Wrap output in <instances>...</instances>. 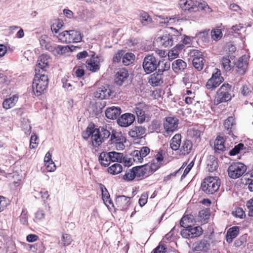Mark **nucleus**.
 Returning <instances> with one entry per match:
<instances>
[{
	"label": "nucleus",
	"instance_id": "obj_55",
	"mask_svg": "<svg viewBox=\"0 0 253 253\" xmlns=\"http://www.w3.org/2000/svg\"><path fill=\"white\" fill-rule=\"evenodd\" d=\"M38 140V137L36 134H34L31 135L30 147L31 149H35L37 147L39 142H37Z\"/></svg>",
	"mask_w": 253,
	"mask_h": 253
},
{
	"label": "nucleus",
	"instance_id": "obj_34",
	"mask_svg": "<svg viewBox=\"0 0 253 253\" xmlns=\"http://www.w3.org/2000/svg\"><path fill=\"white\" fill-rule=\"evenodd\" d=\"M235 125L236 123L233 117H229L224 123V128L228 131V134L232 136L233 135L232 129L234 128Z\"/></svg>",
	"mask_w": 253,
	"mask_h": 253
},
{
	"label": "nucleus",
	"instance_id": "obj_11",
	"mask_svg": "<svg viewBox=\"0 0 253 253\" xmlns=\"http://www.w3.org/2000/svg\"><path fill=\"white\" fill-rule=\"evenodd\" d=\"M103 59L99 56H95L93 55L90 59L86 61V67L87 69L92 72H96L100 69V64L103 62Z\"/></svg>",
	"mask_w": 253,
	"mask_h": 253
},
{
	"label": "nucleus",
	"instance_id": "obj_21",
	"mask_svg": "<svg viewBox=\"0 0 253 253\" xmlns=\"http://www.w3.org/2000/svg\"><path fill=\"white\" fill-rule=\"evenodd\" d=\"M180 5L184 10H188L190 12L197 10V1H194L192 0H181L180 1Z\"/></svg>",
	"mask_w": 253,
	"mask_h": 253
},
{
	"label": "nucleus",
	"instance_id": "obj_37",
	"mask_svg": "<svg viewBox=\"0 0 253 253\" xmlns=\"http://www.w3.org/2000/svg\"><path fill=\"white\" fill-rule=\"evenodd\" d=\"M221 61L223 68L225 71H229L233 68V65L231 62L229 56H223Z\"/></svg>",
	"mask_w": 253,
	"mask_h": 253
},
{
	"label": "nucleus",
	"instance_id": "obj_17",
	"mask_svg": "<svg viewBox=\"0 0 253 253\" xmlns=\"http://www.w3.org/2000/svg\"><path fill=\"white\" fill-rule=\"evenodd\" d=\"M130 198L125 196H119L116 199V205L119 210L125 211L128 209L130 204Z\"/></svg>",
	"mask_w": 253,
	"mask_h": 253
},
{
	"label": "nucleus",
	"instance_id": "obj_49",
	"mask_svg": "<svg viewBox=\"0 0 253 253\" xmlns=\"http://www.w3.org/2000/svg\"><path fill=\"white\" fill-rule=\"evenodd\" d=\"M131 155L134 162L138 163H142L143 158L140 154V152H138V150H134L131 153Z\"/></svg>",
	"mask_w": 253,
	"mask_h": 253
},
{
	"label": "nucleus",
	"instance_id": "obj_45",
	"mask_svg": "<svg viewBox=\"0 0 253 253\" xmlns=\"http://www.w3.org/2000/svg\"><path fill=\"white\" fill-rule=\"evenodd\" d=\"M211 37L215 41L219 40L222 37V33L220 29H213L211 32Z\"/></svg>",
	"mask_w": 253,
	"mask_h": 253
},
{
	"label": "nucleus",
	"instance_id": "obj_29",
	"mask_svg": "<svg viewBox=\"0 0 253 253\" xmlns=\"http://www.w3.org/2000/svg\"><path fill=\"white\" fill-rule=\"evenodd\" d=\"M239 233V228L237 226H234L230 228L226 233V239L228 243L232 242L233 239L236 238Z\"/></svg>",
	"mask_w": 253,
	"mask_h": 253
},
{
	"label": "nucleus",
	"instance_id": "obj_43",
	"mask_svg": "<svg viewBox=\"0 0 253 253\" xmlns=\"http://www.w3.org/2000/svg\"><path fill=\"white\" fill-rule=\"evenodd\" d=\"M56 53L58 54H65L70 52L69 45L62 46V45H57L54 47Z\"/></svg>",
	"mask_w": 253,
	"mask_h": 253
},
{
	"label": "nucleus",
	"instance_id": "obj_48",
	"mask_svg": "<svg viewBox=\"0 0 253 253\" xmlns=\"http://www.w3.org/2000/svg\"><path fill=\"white\" fill-rule=\"evenodd\" d=\"M190 94L191 96H185V102L187 104H195L196 101L195 99V96L194 92H192L191 90H186V94Z\"/></svg>",
	"mask_w": 253,
	"mask_h": 253
},
{
	"label": "nucleus",
	"instance_id": "obj_14",
	"mask_svg": "<svg viewBox=\"0 0 253 253\" xmlns=\"http://www.w3.org/2000/svg\"><path fill=\"white\" fill-rule=\"evenodd\" d=\"M178 122V120L174 117H168L166 118L164 123V126L168 134L173 132L177 129Z\"/></svg>",
	"mask_w": 253,
	"mask_h": 253
},
{
	"label": "nucleus",
	"instance_id": "obj_28",
	"mask_svg": "<svg viewBox=\"0 0 253 253\" xmlns=\"http://www.w3.org/2000/svg\"><path fill=\"white\" fill-rule=\"evenodd\" d=\"M18 100L17 95H13L8 98L5 99L2 103L3 107L5 109H9L13 107Z\"/></svg>",
	"mask_w": 253,
	"mask_h": 253
},
{
	"label": "nucleus",
	"instance_id": "obj_18",
	"mask_svg": "<svg viewBox=\"0 0 253 253\" xmlns=\"http://www.w3.org/2000/svg\"><path fill=\"white\" fill-rule=\"evenodd\" d=\"M156 41L160 45L164 47L171 46L173 42V37L170 34H166L161 37H158Z\"/></svg>",
	"mask_w": 253,
	"mask_h": 253
},
{
	"label": "nucleus",
	"instance_id": "obj_62",
	"mask_svg": "<svg viewBox=\"0 0 253 253\" xmlns=\"http://www.w3.org/2000/svg\"><path fill=\"white\" fill-rule=\"evenodd\" d=\"M100 188L102 191V196L103 201L107 202L109 198L110 197L109 193L103 185H101Z\"/></svg>",
	"mask_w": 253,
	"mask_h": 253
},
{
	"label": "nucleus",
	"instance_id": "obj_40",
	"mask_svg": "<svg viewBox=\"0 0 253 253\" xmlns=\"http://www.w3.org/2000/svg\"><path fill=\"white\" fill-rule=\"evenodd\" d=\"M122 166L119 163H116L110 166L108 169V172L112 174L115 175L120 173L122 171Z\"/></svg>",
	"mask_w": 253,
	"mask_h": 253
},
{
	"label": "nucleus",
	"instance_id": "obj_30",
	"mask_svg": "<svg viewBox=\"0 0 253 253\" xmlns=\"http://www.w3.org/2000/svg\"><path fill=\"white\" fill-rule=\"evenodd\" d=\"M111 139H116V147L119 150H123L125 148V145L123 142L126 141L125 138L121 134L113 133L111 135Z\"/></svg>",
	"mask_w": 253,
	"mask_h": 253
},
{
	"label": "nucleus",
	"instance_id": "obj_10",
	"mask_svg": "<svg viewBox=\"0 0 253 253\" xmlns=\"http://www.w3.org/2000/svg\"><path fill=\"white\" fill-rule=\"evenodd\" d=\"M203 233V229L200 226H190L185 228L181 231L182 237L186 239L199 237Z\"/></svg>",
	"mask_w": 253,
	"mask_h": 253
},
{
	"label": "nucleus",
	"instance_id": "obj_47",
	"mask_svg": "<svg viewBox=\"0 0 253 253\" xmlns=\"http://www.w3.org/2000/svg\"><path fill=\"white\" fill-rule=\"evenodd\" d=\"M111 161L113 162H117L121 163L123 159V153L112 151L110 152Z\"/></svg>",
	"mask_w": 253,
	"mask_h": 253
},
{
	"label": "nucleus",
	"instance_id": "obj_54",
	"mask_svg": "<svg viewBox=\"0 0 253 253\" xmlns=\"http://www.w3.org/2000/svg\"><path fill=\"white\" fill-rule=\"evenodd\" d=\"M164 21L161 22V23H164L166 24H172V23H176V22H178L179 21V19L176 16H172L171 17H166V18H164Z\"/></svg>",
	"mask_w": 253,
	"mask_h": 253
},
{
	"label": "nucleus",
	"instance_id": "obj_35",
	"mask_svg": "<svg viewBox=\"0 0 253 253\" xmlns=\"http://www.w3.org/2000/svg\"><path fill=\"white\" fill-rule=\"evenodd\" d=\"M99 161L100 163L105 167L108 166L111 162V158H110V154L103 152L101 153L99 157Z\"/></svg>",
	"mask_w": 253,
	"mask_h": 253
},
{
	"label": "nucleus",
	"instance_id": "obj_1",
	"mask_svg": "<svg viewBox=\"0 0 253 253\" xmlns=\"http://www.w3.org/2000/svg\"><path fill=\"white\" fill-rule=\"evenodd\" d=\"M110 135L109 131L103 127L94 129L87 127L83 137L84 138H87L91 136L92 145L96 147L100 146Z\"/></svg>",
	"mask_w": 253,
	"mask_h": 253
},
{
	"label": "nucleus",
	"instance_id": "obj_51",
	"mask_svg": "<svg viewBox=\"0 0 253 253\" xmlns=\"http://www.w3.org/2000/svg\"><path fill=\"white\" fill-rule=\"evenodd\" d=\"M244 148V145L242 143H239L238 145L235 146L234 148H233L229 151V154L230 156H235L236 154H238L240 152V151L243 150Z\"/></svg>",
	"mask_w": 253,
	"mask_h": 253
},
{
	"label": "nucleus",
	"instance_id": "obj_64",
	"mask_svg": "<svg viewBox=\"0 0 253 253\" xmlns=\"http://www.w3.org/2000/svg\"><path fill=\"white\" fill-rule=\"evenodd\" d=\"M47 39V37L45 36H42L40 38V44L42 45V46L43 48H45L48 50H49V47L48 46V44L46 43V39Z\"/></svg>",
	"mask_w": 253,
	"mask_h": 253
},
{
	"label": "nucleus",
	"instance_id": "obj_32",
	"mask_svg": "<svg viewBox=\"0 0 253 253\" xmlns=\"http://www.w3.org/2000/svg\"><path fill=\"white\" fill-rule=\"evenodd\" d=\"M193 144L190 140L184 141L179 148L180 152L182 155L188 154L191 151Z\"/></svg>",
	"mask_w": 253,
	"mask_h": 253
},
{
	"label": "nucleus",
	"instance_id": "obj_8",
	"mask_svg": "<svg viewBox=\"0 0 253 253\" xmlns=\"http://www.w3.org/2000/svg\"><path fill=\"white\" fill-rule=\"evenodd\" d=\"M142 67L146 74H150L157 69V61L154 56L149 55L143 60Z\"/></svg>",
	"mask_w": 253,
	"mask_h": 253
},
{
	"label": "nucleus",
	"instance_id": "obj_33",
	"mask_svg": "<svg viewBox=\"0 0 253 253\" xmlns=\"http://www.w3.org/2000/svg\"><path fill=\"white\" fill-rule=\"evenodd\" d=\"M195 222L194 218L192 215H184L181 219L180 224L184 228L191 226V224Z\"/></svg>",
	"mask_w": 253,
	"mask_h": 253
},
{
	"label": "nucleus",
	"instance_id": "obj_24",
	"mask_svg": "<svg viewBox=\"0 0 253 253\" xmlns=\"http://www.w3.org/2000/svg\"><path fill=\"white\" fill-rule=\"evenodd\" d=\"M128 76V73L126 69H121L115 75V81L116 83L119 85H122Z\"/></svg>",
	"mask_w": 253,
	"mask_h": 253
},
{
	"label": "nucleus",
	"instance_id": "obj_19",
	"mask_svg": "<svg viewBox=\"0 0 253 253\" xmlns=\"http://www.w3.org/2000/svg\"><path fill=\"white\" fill-rule=\"evenodd\" d=\"M111 94L110 89L107 86H102L98 88L94 92V96L101 99L108 98Z\"/></svg>",
	"mask_w": 253,
	"mask_h": 253
},
{
	"label": "nucleus",
	"instance_id": "obj_31",
	"mask_svg": "<svg viewBox=\"0 0 253 253\" xmlns=\"http://www.w3.org/2000/svg\"><path fill=\"white\" fill-rule=\"evenodd\" d=\"M181 136L180 134H176L171 139L170 146L172 150L176 151L180 147Z\"/></svg>",
	"mask_w": 253,
	"mask_h": 253
},
{
	"label": "nucleus",
	"instance_id": "obj_12",
	"mask_svg": "<svg viewBox=\"0 0 253 253\" xmlns=\"http://www.w3.org/2000/svg\"><path fill=\"white\" fill-rule=\"evenodd\" d=\"M50 60V57L46 54L41 55L39 57L35 68L36 73H44L46 68L48 67V64Z\"/></svg>",
	"mask_w": 253,
	"mask_h": 253
},
{
	"label": "nucleus",
	"instance_id": "obj_2",
	"mask_svg": "<svg viewBox=\"0 0 253 253\" xmlns=\"http://www.w3.org/2000/svg\"><path fill=\"white\" fill-rule=\"evenodd\" d=\"M220 185L219 178L216 176H208L203 181L201 189L205 194L211 195L217 192Z\"/></svg>",
	"mask_w": 253,
	"mask_h": 253
},
{
	"label": "nucleus",
	"instance_id": "obj_22",
	"mask_svg": "<svg viewBox=\"0 0 253 253\" xmlns=\"http://www.w3.org/2000/svg\"><path fill=\"white\" fill-rule=\"evenodd\" d=\"M146 131V128L143 126H134L129 131L128 134L131 137L138 138L144 134Z\"/></svg>",
	"mask_w": 253,
	"mask_h": 253
},
{
	"label": "nucleus",
	"instance_id": "obj_50",
	"mask_svg": "<svg viewBox=\"0 0 253 253\" xmlns=\"http://www.w3.org/2000/svg\"><path fill=\"white\" fill-rule=\"evenodd\" d=\"M62 21L59 20H55L51 26V29L53 32L57 33L59 29L62 27Z\"/></svg>",
	"mask_w": 253,
	"mask_h": 253
},
{
	"label": "nucleus",
	"instance_id": "obj_7",
	"mask_svg": "<svg viewBox=\"0 0 253 253\" xmlns=\"http://www.w3.org/2000/svg\"><path fill=\"white\" fill-rule=\"evenodd\" d=\"M134 109L137 117L138 123L142 124L149 120V116L146 112L147 107L144 103L141 102L136 104Z\"/></svg>",
	"mask_w": 253,
	"mask_h": 253
},
{
	"label": "nucleus",
	"instance_id": "obj_60",
	"mask_svg": "<svg viewBox=\"0 0 253 253\" xmlns=\"http://www.w3.org/2000/svg\"><path fill=\"white\" fill-rule=\"evenodd\" d=\"M62 242L64 246L69 245L72 242L71 236L68 234L62 235Z\"/></svg>",
	"mask_w": 253,
	"mask_h": 253
},
{
	"label": "nucleus",
	"instance_id": "obj_20",
	"mask_svg": "<svg viewBox=\"0 0 253 253\" xmlns=\"http://www.w3.org/2000/svg\"><path fill=\"white\" fill-rule=\"evenodd\" d=\"M214 149L216 153H221L228 150V148L224 145L223 137L218 136L214 142Z\"/></svg>",
	"mask_w": 253,
	"mask_h": 253
},
{
	"label": "nucleus",
	"instance_id": "obj_61",
	"mask_svg": "<svg viewBox=\"0 0 253 253\" xmlns=\"http://www.w3.org/2000/svg\"><path fill=\"white\" fill-rule=\"evenodd\" d=\"M8 202L6 198L0 196V212L3 211L7 207Z\"/></svg>",
	"mask_w": 253,
	"mask_h": 253
},
{
	"label": "nucleus",
	"instance_id": "obj_53",
	"mask_svg": "<svg viewBox=\"0 0 253 253\" xmlns=\"http://www.w3.org/2000/svg\"><path fill=\"white\" fill-rule=\"evenodd\" d=\"M197 37L198 40H201L204 43H207L209 42V38L207 31L200 32L197 35Z\"/></svg>",
	"mask_w": 253,
	"mask_h": 253
},
{
	"label": "nucleus",
	"instance_id": "obj_3",
	"mask_svg": "<svg viewBox=\"0 0 253 253\" xmlns=\"http://www.w3.org/2000/svg\"><path fill=\"white\" fill-rule=\"evenodd\" d=\"M48 84V78L44 73H36L33 82V90L35 95L39 96L46 89Z\"/></svg>",
	"mask_w": 253,
	"mask_h": 253
},
{
	"label": "nucleus",
	"instance_id": "obj_59",
	"mask_svg": "<svg viewBox=\"0 0 253 253\" xmlns=\"http://www.w3.org/2000/svg\"><path fill=\"white\" fill-rule=\"evenodd\" d=\"M243 183L245 182H249L253 180V169L251 170L246 174H245L242 178Z\"/></svg>",
	"mask_w": 253,
	"mask_h": 253
},
{
	"label": "nucleus",
	"instance_id": "obj_9",
	"mask_svg": "<svg viewBox=\"0 0 253 253\" xmlns=\"http://www.w3.org/2000/svg\"><path fill=\"white\" fill-rule=\"evenodd\" d=\"M223 81V78L221 76L220 71L215 69L211 77L207 83L206 87L208 89L212 90L219 86Z\"/></svg>",
	"mask_w": 253,
	"mask_h": 253
},
{
	"label": "nucleus",
	"instance_id": "obj_27",
	"mask_svg": "<svg viewBox=\"0 0 253 253\" xmlns=\"http://www.w3.org/2000/svg\"><path fill=\"white\" fill-rule=\"evenodd\" d=\"M172 69L175 73L182 72L187 67V64L181 59H177L172 63Z\"/></svg>",
	"mask_w": 253,
	"mask_h": 253
},
{
	"label": "nucleus",
	"instance_id": "obj_63",
	"mask_svg": "<svg viewBox=\"0 0 253 253\" xmlns=\"http://www.w3.org/2000/svg\"><path fill=\"white\" fill-rule=\"evenodd\" d=\"M246 206L249 210V216H253V199H252L247 202Z\"/></svg>",
	"mask_w": 253,
	"mask_h": 253
},
{
	"label": "nucleus",
	"instance_id": "obj_23",
	"mask_svg": "<svg viewBox=\"0 0 253 253\" xmlns=\"http://www.w3.org/2000/svg\"><path fill=\"white\" fill-rule=\"evenodd\" d=\"M121 113V109L120 107L112 106L108 108L105 114L107 118L110 119H116Z\"/></svg>",
	"mask_w": 253,
	"mask_h": 253
},
{
	"label": "nucleus",
	"instance_id": "obj_25",
	"mask_svg": "<svg viewBox=\"0 0 253 253\" xmlns=\"http://www.w3.org/2000/svg\"><path fill=\"white\" fill-rule=\"evenodd\" d=\"M164 74H161L157 72L151 75L149 83L154 86L160 85L163 83Z\"/></svg>",
	"mask_w": 253,
	"mask_h": 253
},
{
	"label": "nucleus",
	"instance_id": "obj_46",
	"mask_svg": "<svg viewBox=\"0 0 253 253\" xmlns=\"http://www.w3.org/2000/svg\"><path fill=\"white\" fill-rule=\"evenodd\" d=\"M140 21L143 25H147L152 23V19L146 12H142L140 15Z\"/></svg>",
	"mask_w": 253,
	"mask_h": 253
},
{
	"label": "nucleus",
	"instance_id": "obj_4",
	"mask_svg": "<svg viewBox=\"0 0 253 253\" xmlns=\"http://www.w3.org/2000/svg\"><path fill=\"white\" fill-rule=\"evenodd\" d=\"M57 38L59 41L63 42H77L81 41L82 36L79 31L70 30L60 33Z\"/></svg>",
	"mask_w": 253,
	"mask_h": 253
},
{
	"label": "nucleus",
	"instance_id": "obj_16",
	"mask_svg": "<svg viewBox=\"0 0 253 253\" xmlns=\"http://www.w3.org/2000/svg\"><path fill=\"white\" fill-rule=\"evenodd\" d=\"M135 117L131 113H125L123 114L118 120V124L123 127H127L131 125L135 121Z\"/></svg>",
	"mask_w": 253,
	"mask_h": 253
},
{
	"label": "nucleus",
	"instance_id": "obj_58",
	"mask_svg": "<svg viewBox=\"0 0 253 253\" xmlns=\"http://www.w3.org/2000/svg\"><path fill=\"white\" fill-rule=\"evenodd\" d=\"M133 162L131 155L130 157L124 156L123 155V159L121 163H123L126 166L129 167L133 164Z\"/></svg>",
	"mask_w": 253,
	"mask_h": 253
},
{
	"label": "nucleus",
	"instance_id": "obj_57",
	"mask_svg": "<svg viewBox=\"0 0 253 253\" xmlns=\"http://www.w3.org/2000/svg\"><path fill=\"white\" fill-rule=\"evenodd\" d=\"M231 86L228 84H223L218 90V93H230Z\"/></svg>",
	"mask_w": 253,
	"mask_h": 253
},
{
	"label": "nucleus",
	"instance_id": "obj_44",
	"mask_svg": "<svg viewBox=\"0 0 253 253\" xmlns=\"http://www.w3.org/2000/svg\"><path fill=\"white\" fill-rule=\"evenodd\" d=\"M217 93V101L218 103L226 102L231 99V94L230 93Z\"/></svg>",
	"mask_w": 253,
	"mask_h": 253
},
{
	"label": "nucleus",
	"instance_id": "obj_52",
	"mask_svg": "<svg viewBox=\"0 0 253 253\" xmlns=\"http://www.w3.org/2000/svg\"><path fill=\"white\" fill-rule=\"evenodd\" d=\"M123 177L125 180L127 181H131L134 179L136 176L133 169L132 168V169L127 170L124 175Z\"/></svg>",
	"mask_w": 253,
	"mask_h": 253
},
{
	"label": "nucleus",
	"instance_id": "obj_38",
	"mask_svg": "<svg viewBox=\"0 0 253 253\" xmlns=\"http://www.w3.org/2000/svg\"><path fill=\"white\" fill-rule=\"evenodd\" d=\"M199 219L203 223L207 222L208 219L210 217V213L209 210L207 209L201 210L199 212Z\"/></svg>",
	"mask_w": 253,
	"mask_h": 253
},
{
	"label": "nucleus",
	"instance_id": "obj_6",
	"mask_svg": "<svg viewBox=\"0 0 253 253\" xmlns=\"http://www.w3.org/2000/svg\"><path fill=\"white\" fill-rule=\"evenodd\" d=\"M159 166L153 164H145L133 168L136 177L143 178L146 174L155 171Z\"/></svg>",
	"mask_w": 253,
	"mask_h": 253
},
{
	"label": "nucleus",
	"instance_id": "obj_41",
	"mask_svg": "<svg viewBox=\"0 0 253 253\" xmlns=\"http://www.w3.org/2000/svg\"><path fill=\"white\" fill-rule=\"evenodd\" d=\"M201 9L203 10L206 13H210L212 11L211 8L208 5L207 3L205 1L199 2L197 1V10Z\"/></svg>",
	"mask_w": 253,
	"mask_h": 253
},
{
	"label": "nucleus",
	"instance_id": "obj_36",
	"mask_svg": "<svg viewBox=\"0 0 253 253\" xmlns=\"http://www.w3.org/2000/svg\"><path fill=\"white\" fill-rule=\"evenodd\" d=\"M157 69H158V73L163 74L170 69V63L160 60L158 63H157Z\"/></svg>",
	"mask_w": 253,
	"mask_h": 253
},
{
	"label": "nucleus",
	"instance_id": "obj_42",
	"mask_svg": "<svg viewBox=\"0 0 253 253\" xmlns=\"http://www.w3.org/2000/svg\"><path fill=\"white\" fill-rule=\"evenodd\" d=\"M205 59L204 58H196L193 59L192 64L194 67L200 71H201L204 67L205 63Z\"/></svg>",
	"mask_w": 253,
	"mask_h": 253
},
{
	"label": "nucleus",
	"instance_id": "obj_5",
	"mask_svg": "<svg viewBox=\"0 0 253 253\" xmlns=\"http://www.w3.org/2000/svg\"><path fill=\"white\" fill-rule=\"evenodd\" d=\"M246 170L247 167L243 163H234L228 168V175L232 178H237L242 176Z\"/></svg>",
	"mask_w": 253,
	"mask_h": 253
},
{
	"label": "nucleus",
	"instance_id": "obj_15",
	"mask_svg": "<svg viewBox=\"0 0 253 253\" xmlns=\"http://www.w3.org/2000/svg\"><path fill=\"white\" fill-rule=\"evenodd\" d=\"M192 248L195 251L206 252L210 249V244L207 238H204L194 243Z\"/></svg>",
	"mask_w": 253,
	"mask_h": 253
},
{
	"label": "nucleus",
	"instance_id": "obj_26",
	"mask_svg": "<svg viewBox=\"0 0 253 253\" xmlns=\"http://www.w3.org/2000/svg\"><path fill=\"white\" fill-rule=\"evenodd\" d=\"M207 169L210 172H213L218 167L217 161L215 157L212 155L208 157L206 161Z\"/></svg>",
	"mask_w": 253,
	"mask_h": 253
},
{
	"label": "nucleus",
	"instance_id": "obj_39",
	"mask_svg": "<svg viewBox=\"0 0 253 253\" xmlns=\"http://www.w3.org/2000/svg\"><path fill=\"white\" fill-rule=\"evenodd\" d=\"M135 56L132 53H126L122 57V62L125 66L131 64L134 60Z\"/></svg>",
	"mask_w": 253,
	"mask_h": 253
},
{
	"label": "nucleus",
	"instance_id": "obj_13",
	"mask_svg": "<svg viewBox=\"0 0 253 253\" xmlns=\"http://www.w3.org/2000/svg\"><path fill=\"white\" fill-rule=\"evenodd\" d=\"M234 64L236 72L240 75H243L246 73L248 68V58L245 55L242 56Z\"/></svg>",
	"mask_w": 253,
	"mask_h": 253
},
{
	"label": "nucleus",
	"instance_id": "obj_56",
	"mask_svg": "<svg viewBox=\"0 0 253 253\" xmlns=\"http://www.w3.org/2000/svg\"><path fill=\"white\" fill-rule=\"evenodd\" d=\"M179 53L177 48L173 47L170 51H169L168 55L169 59L172 60L177 58Z\"/></svg>",
	"mask_w": 253,
	"mask_h": 253
}]
</instances>
